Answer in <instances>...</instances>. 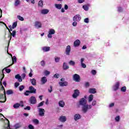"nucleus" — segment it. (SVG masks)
Masks as SVG:
<instances>
[{
	"mask_svg": "<svg viewBox=\"0 0 129 129\" xmlns=\"http://www.w3.org/2000/svg\"><path fill=\"white\" fill-rule=\"evenodd\" d=\"M91 108H92V105L87 104L83 106L82 109L84 113H86L88 109H91Z\"/></svg>",
	"mask_w": 129,
	"mask_h": 129,
	"instance_id": "1",
	"label": "nucleus"
},
{
	"mask_svg": "<svg viewBox=\"0 0 129 129\" xmlns=\"http://www.w3.org/2000/svg\"><path fill=\"white\" fill-rule=\"evenodd\" d=\"M120 85V83L119 82H117L115 84L113 85L112 89L113 91H117L119 88V86Z\"/></svg>",
	"mask_w": 129,
	"mask_h": 129,
	"instance_id": "2",
	"label": "nucleus"
},
{
	"mask_svg": "<svg viewBox=\"0 0 129 129\" xmlns=\"http://www.w3.org/2000/svg\"><path fill=\"white\" fill-rule=\"evenodd\" d=\"M87 103V101L84 98H81L79 101V104L80 105H82V106H83L84 105H86Z\"/></svg>",
	"mask_w": 129,
	"mask_h": 129,
	"instance_id": "3",
	"label": "nucleus"
},
{
	"mask_svg": "<svg viewBox=\"0 0 129 129\" xmlns=\"http://www.w3.org/2000/svg\"><path fill=\"white\" fill-rule=\"evenodd\" d=\"M29 102L31 104H36L37 103V99L32 96L29 99Z\"/></svg>",
	"mask_w": 129,
	"mask_h": 129,
	"instance_id": "4",
	"label": "nucleus"
},
{
	"mask_svg": "<svg viewBox=\"0 0 129 129\" xmlns=\"http://www.w3.org/2000/svg\"><path fill=\"white\" fill-rule=\"evenodd\" d=\"M54 34H55V30L52 29H49L48 34L47 35L48 38H49V39L52 38V35H54Z\"/></svg>",
	"mask_w": 129,
	"mask_h": 129,
	"instance_id": "5",
	"label": "nucleus"
},
{
	"mask_svg": "<svg viewBox=\"0 0 129 129\" xmlns=\"http://www.w3.org/2000/svg\"><path fill=\"white\" fill-rule=\"evenodd\" d=\"M73 80L76 82H79L80 81V76L79 75L76 74L73 75Z\"/></svg>",
	"mask_w": 129,
	"mask_h": 129,
	"instance_id": "6",
	"label": "nucleus"
},
{
	"mask_svg": "<svg viewBox=\"0 0 129 129\" xmlns=\"http://www.w3.org/2000/svg\"><path fill=\"white\" fill-rule=\"evenodd\" d=\"M70 52H71V46L68 45L66 48V55L69 56L70 55Z\"/></svg>",
	"mask_w": 129,
	"mask_h": 129,
	"instance_id": "7",
	"label": "nucleus"
},
{
	"mask_svg": "<svg viewBox=\"0 0 129 129\" xmlns=\"http://www.w3.org/2000/svg\"><path fill=\"white\" fill-rule=\"evenodd\" d=\"M34 26L36 29H40L42 28V23L40 21H36Z\"/></svg>",
	"mask_w": 129,
	"mask_h": 129,
	"instance_id": "8",
	"label": "nucleus"
},
{
	"mask_svg": "<svg viewBox=\"0 0 129 129\" xmlns=\"http://www.w3.org/2000/svg\"><path fill=\"white\" fill-rule=\"evenodd\" d=\"M38 112L40 116H44L45 115V109L43 108H38Z\"/></svg>",
	"mask_w": 129,
	"mask_h": 129,
	"instance_id": "9",
	"label": "nucleus"
},
{
	"mask_svg": "<svg viewBox=\"0 0 129 129\" xmlns=\"http://www.w3.org/2000/svg\"><path fill=\"white\" fill-rule=\"evenodd\" d=\"M81 20V17L79 15H77L73 17L74 22H80Z\"/></svg>",
	"mask_w": 129,
	"mask_h": 129,
	"instance_id": "10",
	"label": "nucleus"
},
{
	"mask_svg": "<svg viewBox=\"0 0 129 129\" xmlns=\"http://www.w3.org/2000/svg\"><path fill=\"white\" fill-rule=\"evenodd\" d=\"M29 91L30 92V93L36 94L37 90L34 88V87L31 86L29 88Z\"/></svg>",
	"mask_w": 129,
	"mask_h": 129,
	"instance_id": "11",
	"label": "nucleus"
},
{
	"mask_svg": "<svg viewBox=\"0 0 129 129\" xmlns=\"http://www.w3.org/2000/svg\"><path fill=\"white\" fill-rule=\"evenodd\" d=\"M74 118L76 121H77V120H79V119H81V115L80 114H76L74 116Z\"/></svg>",
	"mask_w": 129,
	"mask_h": 129,
	"instance_id": "12",
	"label": "nucleus"
},
{
	"mask_svg": "<svg viewBox=\"0 0 129 129\" xmlns=\"http://www.w3.org/2000/svg\"><path fill=\"white\" fill-rule=\"evenodd\" d=\"M61 122H65L67 120V118L65 116H60L58 119Z\"/></svg>",
	"mask_w": 129,
	"mask_h": 129,
	"instance_id": "13",
	"label": "nucleus"
},
{
	"mask_svg": "<svg viewBox=\"0 0 129 129\" xmlns=\"http://www.w3.org/2000/svg\"><path fill=\"white\" fill-rule=\"evenodd\" d=\"M79 90H75V93H74V94L73 95V97L74 98H76L78 96H79Z\"/></svg>",
	"mask_w": 129,
	"mask_h": 129,
	"instance_id": "14",
	"label": "nucleus"
},
{
	"mask_svg": "<svg viewBox=\"0 0 129 129\" xmlns=\"http://www.w3.org/2000/svg\"><path fill=\"white\" fill-rule=\"evenodd\" d=\"M12 61H13V63L12 64L9 65L7 68H9V67H11V66H12L13 64H15V63H16V62H17V57H16L15 56H12Z\"/></svg>",
	"mask_w": 129,
	"mask_h": 129,
	"instance_id": "15",
	"label": "nucleus"
},
{
	"mask_svg": "<svg viewBox=\"0 0 129 129\" xmlns=\"http://www.w3.org/2000/svg\"><path fill=\"white\" fill-rule=\"evenodd\" d=\"M18 25V23L17 22H14L13 23L12 27V26H10L9 28H10V31H13V29H15V28H17V26Z\"/></svg>",
	"mask_w": 129,
	"mask_h": 129,
	"instance_id": "16",
	"label": "nucleus"
},
{
	"mask_svg": "<svg viewBox=\"0 0 129 129\" xmlns=\"http://www.w3.org/2000/svg\"><path fill=\"white\" fill-rule=\"evenodd\" d=\"M16 30H14L12 32V33L10 32L11 35H9V38H10V40L12 39V36L13 37H16Z\"/></svg>",
	"mask_w": 129,
	"mask_h": 129,
	"instance_id": "17",
	"label": "nucleus"
},
{
	"mask_svg": "<svg viewBox=\"0 0 129 129\" xmlns=\"http://www.w3.org/2000/svg\"><path fill=\"white\" fill-rule=\"evenodd\" d=\"M50 48L49 46H44L42 48V50L44 52H49V51H50Z\"/></svg>",
	"mask_w": 129,
	"mask_h": 129,
	"instance_id": "18",
	"label": "nucleus"
},
{
	"mask_svg": "<svg viewBox=\"0 0 129 129\" xmlns=\"http://www.w3.org/2000/svg\"><path fill=\"white\" fill-rule=\"evenodd\" d=\"M80 45V40L77 39L74 42V47H78Z\"/></svg>",
	"mask_w": 129,
	"mask_h": 129,
	"instance_id": "19",
	"label": "nucleus"
},
{
	"mask_svg": "<svg viewBox=\"0 0 129 129\" xmlns=\"http://www.w3.org/2000/svg\"><path fill=\"white\" fill-rule=\"evenodd\" d=\"M62 68L63 70H67L69 69V66L66 62H63Z\"/></svg>",
	"mask_w": 129,
	"mask_h": 129,
	"instance_id": "20",
	"label": "nucleus"
},
{
	"mask_svg": "<svg viewBox=\"0 0 129 129\" xmlns=\"http://www.w3.org/2000/svg\"><path fill=\"white\" fill-rule=\"evenodd\" d=\"M58 105L60 107H64L65 106V102H64V101L63 100H60L58 102Z\"/></svg>",
	"mask_w": 129,
	"mask_h": 129,
	"instance_id": "21",
	"label": "nucleus"
},
{
	"mask_svg": "<svg viewBox=\"0 0 129 129\" xmlns=\"http://www.w3.org/2000/svg\"><path fill=\"white\" fill-rule=\"evenodd\" d=\"M49 13V10L48 9H43L41 11V13L42 15H47Z\"/></svg>",
	"mask_w": 129,
	"mask_h": 129,
	"instance_id": "22",
	"label": "nucleus"
},
{
	"mask_svg": "<svg viewBox=\"0 0 129 129\" xmlns=\"http://www.w3.org/2000/svg\"><path fill=\"white\" fill-rule=\"evenodd\" d=\"M15 78L16 79H18V81H19V82H22V81H23V80L22 79V77L20 76V74L16 75L15 76Z\"/></svg>",
	"mask_w": 129,
	"mask_h": 129,
	"instance_id": "23",
	"label": "nucleus"
},
{
	"mask_svg": "<svg viewBox=\"0 0 129 129\" xmlns=\"http://www.w3.org/2000/svg\"><path fill=\"white\" fill-rule=\"evenodd\" d=\"M30 81L31 82V84H32L33 86H36L37 85V82H36V79H31Z\"/></svg>",
	"mask_w": 129,
	"mask_h": 129,
	"instance_id": "24",
	"label": "nucleus"
},
{
	"mask_svg": "<svg viewBox=\"0 0 129 129\" xmlns=\"http://www.w3.org/2000/svg\"><path fill=\"white\" fill-rule=\"evenodd\" d=\"M59 85H60V86H67V85H68V83L66 81H64L63 82H60L59 83Z\"/></svg>",
	"mask_w": 129,
	"mask_h": 129,
	"instance_id": "25",
	"label": "nucleus"
},
{
	"mask_svg": "<svg viewBox=\"0 0 129 129\" xmlns=\"http://www.w3.org/2000/svg\"><path fill=\"white\" fill-rule=\"evenodd\" d=\"M41 81L42 84H45L47 82V78L46 77H43L41 78Z\"/></svg>",
	"mask_w": 129,
	"mask_h": 129,
	"instance_id": "26",
	"label": "nucleus"
},
{
	"mask_svg": "<svg viewBox=\"0 0 129 129\" xmlns=\"http://www.w3.org/2000/svg\"><path fill=\"white\" fill-rule=\"evenodd\" d=\"M89 92L90 93L94 94V93H96V89L95 88H91L89 89Z\"/></svg>",
	"mask_w": 129,
	"mask_h": 129,
	"instance_id": "27",
	"label": "nucleus"
},
{
	"mask_svg": "<svg viewBox=\"0 0 129 129\" xmlns=\"http://www.w3.org/2000/svg\"><path fill=\"white\" fill-rule=\"evenodd\" d=\"M54 6L56 9H57L58 10H61V9H62V5L61 4H55Z\"/></svg>",
	"mask_w": 129,
	"mask_h": 129,
	"instance_id": "28",
	"label": "nucleus"
},
{
	"mask_svg": "<svg viewBox=\"0 0 129 129\" xmlns=\"http://www.w3.org/2000/svg\"><path fill=\"white\" fill-rule=\"evenodd\" d=\"M20 106H21V104H19V103L15 104L13 105V107H14V108H15L16 109H18V108H19V107H20Z\"/></svg>",
	"mask_w": 129,
	"mask_h": 129,
	"instance_id": "29",
	"label": "nucleus"
},
{
	"mask_svg": "<svg viewBox=\"0 0 129 129\" xmlns=\"http://www.w3.org/2000/svg\"><path fill=\"white\" fill-rule=\"evenodd\" d=\"M2 98H5L4 101H7V98L6 97V96H5L4 94L0 93V99H2Z\"/></svg>",
	"mask_w": 129,
	"mask_h": 129,
	"instance_id": "30",
	"label": "nucleus"
},
{
	"mask_svg": "<svg viewBox=\"0 0 129 129\" xmlns=\"http://www.w3.org/2000/svg\"><path fill=\"white\" fill-rule=\"evenodd\" d=\"M44 5L43 4V1L40 0L38 3V7H40L41 8H43Z\"/></svg>",
	"mask_w": 129,
	"mask_h": 129,
	"instance_id": "31",
	"label": "nucleus"
},
{
	"mask_svg": "<svg viewBox=\"0 0 129 129\" xmlns=\"http://www.w3.org/2000/svg\"><path fill=\"white\" fill-rule=\"evenodd\" d=\"M93 100V95H90L89 96V102H91Z\"/></svg>",
	"mask_w": 129,
	"mask_h": 129,
	"instance_id": "32",
	"label": "nucleus"
},
{
	"mask_svg": "<svg viewBox=\"0 0 129 129\" xmlns=\"http://www.w3.org/2000/svg\"><path fill=\"white\" fill-rule=\"evenodd\" d=\"M54 61L56 63H58V62L60 61V57L58 56L54 57Z\"/></svg>",
	"mask_w": 129,
	"mask_h": 129,
	"instance_id": "33",
	"label": "nucleus"
},
{
	"mask_svg": "<svg viewBox=\"0 0 129 129\" xmlns=\"http://www.w3.org/2000/svg\"><path fill=\"white\" fill-rule=\"evenodd\" d=\"M6 93L7 94H8V95H10L11 94H13V93H14V92L12 90H9L6 92Z\"/></svg>",
	"mask_w": 129,
	"mask_h": 129,
	"instance_id": "34",
	"label": "nucleus"
},
{
	"mask_svg": "<svg viewBox=\"0 0 129 129\" xmlns=\"http://www.w3.org/2000/svg\"><path fill=\"white\" fill-rule=\"evenodd\" d=\"M20 3H21V1H20V0H16L15 2V7H18V6L20 5Z\"/></svg>",
	"mask_w": 129,
	"mask_h": 129,
	"instance_id": "35",
	"label": "nucleus"
},
{
	"mask_svg": "<svg viewBox=\"0 0 129 129\" xmlns=\"http://www.w3.org/2000/svg\"><path fill=\"white\" fill-rule=\"evenodd\" d=\"M33 122L35 123V124H39V120L37 119H33L32 120Z\"/></svg>",
	"mask_w": 129,
	"mask_h": 129,
	"instance_id": "36",
	"label": "nucleus"
},
{
	"mask_svg": "<svg viewBox=\"0 0 129 129\" xmlns=\"http://www.w3.org/2000/svg\"><path fill=\"white\" fill-rule=\"evenodd\" d=\"M69 64L71 66H74L75 65V62L73 60H70L69 62Z\"/></svg>",
	"mask_w": 129,
	"mask_h": 129,
	"instance_id": "37",
	"label": "nucleus"
},
{
	"mask_svg": "<svg viewBox=\"0 0 129 129\" xmlns=\"http://www.w3.org/2000/svg\"><path fill=\"white\" fill-rule=\"evenodd\" d=\"M44 103H45V101H44L39 103L37 105V107L39 108V107H41V106H43V105H44Z\"/></svg>",
	"mask_w": 129,
	"mask_h": 129,
	"instance_id": "38",
	"label": "nucleus"
},
{
	"mask_svg": "<svg viewBox=\"0 0 129 129\" xmlns=\"http://www.w3.org/2000/svg\"><path fill=\"white\" fill-rule=\"evenodd\" d=\"M17 18L19 19V21H21L22 22H23L24 21V18L22 17V16L18 15L17 16Z\"/></svg>",
	"mask_w": 129,
	"mask_h": 129,
	"instance_id": "39",
	"label": "nucleus"
},
{
	"mask_svg": "<svg viewBox=\"0 0 129 129\" xmlns=\"http://www.w3.org/2000/svg\"><path fill=\"white\" fill-rule=\"evenodd\" d=\"M30 93H31V92L29 90H27L24 93V95H25L26 96H29L30 95Z\"/></svg>",
	"mask_w": 129,
	"mask_h": 129,
	"instance_id": "40",
	"label": "nucleus"
},
{
	"mask_svg": "<svg viewBox=\"0 0 129 129\" xmlns=\"http://www.w3.org/2000/svg\"><path fill=\"white\" fill-rule=\"evenodd\" d=\"M121 91H122V92H125V91H126V87L125 86L122 87L121 88Z\"/></svg>",
	"mask_w": 129,
	"mask_h": 129,
	"instance_id": "41",
	"label": "nucleus"
},
{
	"mask_svg": "<svg viewBox=\"0 0 129 129\" xmlns=\"http://www.w3.org/2000/svg\"><path fill=\"white\" fill-rule=\"evenodd\" d=\"M40 65L42 66V67H45V66L46 65V63L45 62V61L42 60L40 62Z\"/></svg>",
	"mask_w": 129,
	"mask_h": 129,
	"instance_id": "42",
	"label": "nucleus"
},
{
	"mask_svg": "<svg viewBox=\"0 0 129 129\" xmlns=\"http://www.w3.org/2000/svg\"><path fill=\"white\" fill-rule=\"evenodd\" d=\"M115 121L117 122H118L119 121V120H120V117L119 116H116V117L115 118Z\"/></svg>",
	"mask_w": 129,
	"mask_h": 129,
	"instance_id": "43",
	"label": "nucleus"
},
{
	"mask_svg": "<svg viewBox=\"0 0 129 129\" xmlns=\"http://www.w3.org/2000/svg\"><path fill=\"white\" fill-rule=\"evenodd\" d=\"M25 88V86L23 85L20 86L19 87V90L20 91H23L24 90V89Z\"/></svg>",
	"mask_w": 129,
	"mask_h": 129,
	"instance_id": "44",
	"label": "nucleus"
},
{
	"mask_svg": "<svg viewBox=\"0 0 129 129\" xmlns=\"http://www.w3.org/2000/svg\"><path fill=\"white\" fill-rule=\"evenodd\" d=\"M83 9H84V10H85V11H88V7L87 6H86V5H84L83 6Z\"/></svg>",
	"mask_w": 129,
	"mask_h": 129,
	"instance_id": "45",
	"label": "nucleus"
},
{
	"mask_svg": "<svg viewBox=\"0 0 129 129\" xmlns=\"http://www.w3.org/2000/svg\"><path fill=\"white\" fill-rule=\"evenodd\" d=\"M84 22V23H86V24H88V23H89V19L88 18H85Z\"/></svg>",
	"mask_w": 129,
	"mask_h": 129,
	"instance_id": "46",
	"label": "nucleus"
},
{
	"mask_svg": "<svg viewBox=\"0 0 129 129\" xmlns=\"http://www.w3.org/2000/svg\"><path fill=\"white\" fill-rule=\"evenodd\" d=\"M28 128H29V129H35V127L34 126V125H33L32 124H29L28 125Z\"/></svg>",
	"mask_w": 129,
	"mask_h": 129,
	"instance_id": "47",
	"label": "nucleus"
},
{
	"mask_svg": "<svg viewBox=\"0 0 129 129\" xmlns=\"http://www.w3.org/2000/svg\"><path fill=\"white\" fill-rule=\"evenodd\" d=\"M114 106V103H111L110 104H109L108 107L110 108H111V107H113Z\"/></svg>",
	"mask_w": 129,
	"mask_h": 129,
	"instance_id": "48",
	"label": "nucleus"
},
{
	"mask_svg": "<svg viewBox=\"0 0 129 129\" xmlns=\"http://www.w3.org/2000/svg\"><path fill=\"white\" fill-rule=\"evenodd\" d=\"M91 73L93 75H96V71L94 70H92L91 71Z\"/></svg>",
	"mask_w": 129,
	"mask_h": 129,
	"instance_id": "49",
	"label": "nucleus"
},
{
	"mask_svg": "<svg viewBox=\"0 0 129 129\" xmlns=\"http://www.w3.org/2000/svg\"><path fill=\"white\" fill-rule=\"evenodd\" d=\"M92 105V106H95V105H96V100H93Z\"/></svg>",
	"mask_w": 129,
	"mask_h": 129,
	"instance_id": "50",
	"label": "nucleus"
},
{
	"mask_svg": "<svg viewBox=\"0 0 129 129\" xmlns=\"http://www.w3.org/2000/svg\"><path fill=\"white\" fill-rule=\"evenodd\" d=\"M118 12H119V13H121V12H122V11H123L122 10V8L121 7H118V10H117Z\"/></svg>",
	"mask_w": 129,
	"mask_h": 129,
	"instance_id": "51",
	"label": "nucleus"
},
{
	"mask_svg": "<svg viewBox=\"0 0 129 129\" xmlns=\"http://www.w3.org/2000/svg\"><path fill=\"white\" fill-rule=\"evenodd\" d=\"M44 74H45V75H46L47 76L50 74V72H49L48 71H45Z\"/></svg>",
	"mask_w": 129,
	"mask_h": 129,
	"instance_id": "52",
	"label": "nucleus"
},
{
	"mask_svg": "<svg viewBox=\"0 0 129 129\" xmlns=\"http://www.w3.org/2000/svg\"><path fill=\"white\" fill-rule=\"evenodd\" d=\"M53 77H54V78H58L59 77H60V75H59V74H55L54 76Z\"/></svg>",
	"mask_w": 129,
	"mask_h": 129,
	"instance_id": "53",
	"label": "nucleus"
},
{
	"mask_svg": "<svg viewBox=\"0 0 129 129\" xmlns=\"http://www.w3.org/2000/svg\"><path fill=\"white\" fill-rule=\"evenodd\" d=\"M73 27H76V26H77V21H74L73 23Z\"/></svg>",
	"mask_w": 129,
	"mask_h": 129,
	"instance_id": "54",
	"label": "nucleus"
},
{
	"mask_svg": "<svg viewBox=\"0 0 129 129\" xmlns=\"http://www.w3.org/2000/svg\"><path fill=\"white\" fill-rule=\"evenodd\" d=\"M25 110H31V107L30 106H27L24 108Z\"/></svg>",
	"mask_w": 129,
	"mask_h": 129,
	"instance_id": "55",
	"label": "nucleus"
},
{
	"mask_svg": "<svg viewBox=\"0 0 129 129\" xmlns=\"http://www.w3.org/2000/svg\"><path fill=\"white\" fill-rule=\"evenodd\" d=\"M5 71L7 73H11V69H6L5 70Z\"/></svg>",
	"mask_w": 129,
	"mask_h": 129,
	"instance_id": "56",
	"label": "nucleus"
},
{
	"mask_svg": "<svg viewBox=\"0 0 129 129\" xmlns=\"http://www.w3.org/2000/svg\"><path fill=\"white\" fill-rule=\"evenodd\" d=\"M52 88V86H50V89H48V92H50V93H51V92H52V91H53Z\"/></svg>",
	"mask_w": 129,
	"mask_h": 129,
	"instance_id": "57",
	"label": "nucleus"
},
{
	"mask_svg": "<svg viewBox=\"0 0 129 129\" xmlns=\"http://www.w3.org/2000/svg\"><path fill=\"white\" fill-rule=\"evenodd\" d=\"M79 4H82L85 2V0H78Z\"/></svg>",
	"mask_w": 129,
	"mask_h": 129,
	"instance_id": "58",
	"label": "nucleus"
},
{
	"mask_svg": "<svg viewBox=\"0 0 129 129\" xmlns=\"http://www.w3.org/2000/svg\"><path fill=\"white\" fill-rule=\"evenodd\" d=\"M81 66L82 68H86V64L84 63H81Z\"/></svg>",
	"mask_w": 129,
	"mask_h": 129,
	"instance_id": "59",
	"label": "nucleus"
},
{
	"mask_svg": "<svg viewBox=\"0 0 129 129\" xmlns=\"http://www.w3.org/2000/svg\"><path fill=\"white\" fill-rule=\"evenodd\" d=\"M84 61H85V58H81V60H80L81 64L83 63Z\"/></svg>",
	"mask_w": 129,
	"mask_h": 129,
	"instance_id": "60",
	"label": "nucleus"
},
{
	"mask_svg": "<svg viewBox=\"0 0 129 129\" xmlns=\"http://www.w3.org/2000/svg\"><path fill=\"white\" fill-rule=\"evenodd\" d=\"M85 87H87V88L89 87V85H90L89 83V82L85 83Z\"/></svg>",
	"mask_w": 129,
	"mask_h": 129,
	"instance_id": "61",
	"label": "nucleus"
},
{
	"mask_svg": "<svg viewBox=\"0 0 129 129\" xmlns=\"http://www.w3.org/2000/svg\"><path fill=\"white\" fill-rule=\"evenodd\" d=\"M32 72H33V71H32V70H31V72L29 74V77H32V76H33V74L32 73Z\"/></svg>",
	"mask_w": 129,
	"mask_h": 129,
	"instance_id": "62",
	"label": "nucleus"
},
{
	"mask_svg": "<svg viewBox=\"0 0 129 129\" xmlns=\"http://www.w3.org/2000/svg\"><path fill=\"white\" fill-rule=\"evenodd\" d=\"M19 85H20V83H19L16 82V83H15V87H18V86H19Z\"/></svg>",
	"mask_w": 129,
	"mask_h": 129,
	"instance_id": "63",
	"label": "nucleus"
},
{
	"mask_svg": "<svg viewBox=\"0 0 129 129\" xmlns=\"http://www.w3.org/2000/svg\"><path fill=\"white\" fill-rule=\"evenodd\" d=\"M22 78H23V79H25V77H26V74H22L21 75Z\"/></svg>",
	"mask_w": 129,
	"mask_h": 129,
	"instance_id": "64",
	"label": "nucleus"
}]
</instances>
